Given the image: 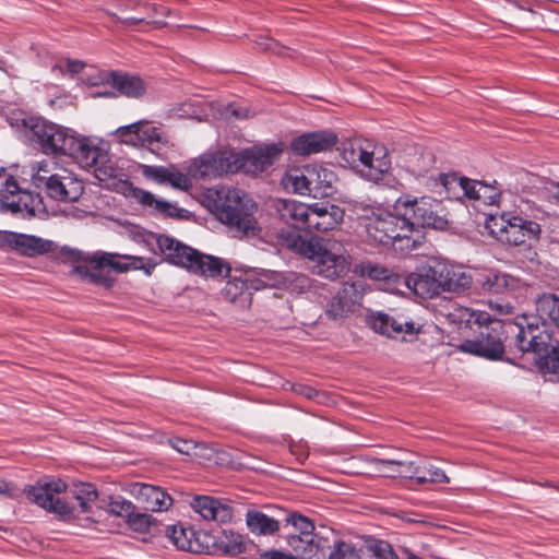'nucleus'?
<instances>
[{
  "mask_svg": "<svg viewBox=\"0 0 559 559\" xmlns=\"http://www.w3.org/2000/svg\"><path fill=\"white\" fill-rule=\"evenodd\" d=\"M267 209L273 234L282 245L308 258L314 274L334 281L349 271L350 255L342 242L320 237L302 239L300 230L306 229L309 205L292 199H273Z\"/></svg>",
  "mask_w": 559,
  "mask_h": 559,
  "instance_id": "f257e3e1",
  "label": "nucleus"
},
{
  "mask_svg": "<svg viewBox=\"0 0 559 559\" xmlns=\"http://www.w3.org/2000/svg\"><path fill=\"white\" fill-rule=\"evenodd\" d=\"M255 210V204L238 189L222 187L214 192L213 212L236 237L258 235Z\"/></svg>",
  "mask_w": 559,
  "mask_h": 559,
  "instance_id": "f03ea898",
  "label": "nucleus"
},
{
  "mask_svg": "<svg viewBox=\"0 0 559 559\" xmlns=\"http://www.w3.org/2000/svg\"><path fill=\"white\" fill-rule=\"evenodd\" d=\"M157 245L166 261L193 274L217 278L230 272V267L221 258L202 253L166 235L158 236Z\"/></svg>",
  "mask_w": 559,
  "mask_h": 559,
  "instance_id": "7ed1b4c3",
  "label": "nucleus"
},
{
  "mask_svg": "<svg viewBox=\"0 0 559 559\" xmlns=\"http://www.w3.org/2000/svg\"><path fill=\"white\" fill-rule=\"evenodd\" d=\"M157 245L166 261L193 274L217 278L230 272V267L221 258L202 253L166 235L158 236Z\"/></svg>",
  "mask_w": 559,
  "mask_h": 559,
  "instance_id": "20e7f679",
  "label": "nucleus"
},
{
  "mask_svg": "<svg viewBox=\"0 0 559 559\" xmlns=\"http://www.w3.org/2000/svg\"><path fill=\"white\" fill-rule=\"evenodd\" d=\"M523 319H531V317L521 314L516 316L514 320L492 321L481 328L476 338L464 341L460 345V349L490 360L500 359L504 353L503 342L508 334L514 335V345L518 348V334Z\"/></svg>",
  "mask_w": 559,
  "mask_h": 559,
  "instance_id": "39448f33",
  "label": "nucleus"
},
{
  "mask_svg": "<svg viewBox=\"0 0 559 559\" xmlns=\"http://www.w3.org/2000/svg\"><path fill=\"white\" fill-rule=\"evenodd\" d=\"M518 334V349L534 354L540 369L559 373V342L534 317L523 319Z\"/></svg>",
  "mask_w": 559,
  "mask_h": 559,
  "instance_id": "423d86ee",
  "label": "nucleus"
},
{
  "mask_svg": "<svg viewBox=\"0 0 559 559\" xmlns=\"http://www.w3.org/2000/svg\"><path fill=\"white\" fill-rule=\"evenodd\" d=\"M120 258L132 260V266L145 270L146 274H151L152 270L156 266V263L151 259L144 264L143 258L102 252L85 258L84 260L88 262V265H78L73 269V273L87 283L108 288L112 286L115 281L111 270L126 272L130 267L129 264L120 263L118 261Z\"/></svg>",
  "mask_w": 559,
  "mask_h": 559,
  "instance_id": "0eeeda50",
  "label": "nucleus"
},
{
  "mask_svg": "<svg viewBox=\"0 0 559 559\" xmlns=\"http://www.w3.org/2000/svg\"><path fill=\"white\" fill-rule=\"evenodd\" d=\"M369 238L381 245H392L399 250L415 249L420 240L411 235L408 216L405 211L393 214L381 207L372 221L365 223Z\"/></svg>",
  "mask_w": 559,
  "mask_h": 559,
  "instance_id": "6e6552de",
  "label": "nucleus"
},
{
  "mask_svg": "<svg viewBox=\"0 0 559 559\" xmlns=\"http://www.w3.org/2000/svg\"><path fill=\"white\" fill-rule=\"evenodd\" d=\"M22 127L29 142L45 155H66L71 150L74 131L43 117L28 116Z\"/></svg>",
  "mask_w": 559,
  "mask_h": 559,
  "instance_id": "1a4fd4ad",
  "label": "nucleus"
},
{
  "mask_svg": "<svg viewBox=\"0 0 559 559\" xmlns=\"http://www.w3.org/2000/svg\"><path fill=\"white\" fill-rule=\"evenodd\" d=\"M486 228L498 241L511 246H521L532 240H538L542 231L539 224L520 216H490Z\"/></svg>",
  "mask_w": 559,
  "mask_h": 559,
  "instance_id": "9d476101",
  "label": "nucleus"
},
{
  "mask_svg": "<svg viewBox=\"0 0 559 559\" xmlns=\"http://www.w3.org/2000/svg\"><path fill=\"white\" fill-rule=\"evenodd\" d=\"M67 485L60 479L39 480L35 485L24 488L28 500L40 508L52 512L62 520H70L76 515V507L59 497L66 491Z\"/></svg>",
  "mask_w": 559,
  "mask_h": 559,
  "instance_id": "9b49d317",
  "label": "nucleus"
},
{
  "mask_svg": "<svg viewBox=\"0 0 559 559\" xmlns=\"http://www.w3.org/2000/svg\"><path fill=\"white\" fill-rule=\"evenodd\" d=\"M404 207L405 215L408 216L411 235L419 240V230L417 228L444 229L448 226V219L443 214L441 204L430 198L407 201L397 205V210Z\"/></svg>",
  "mask_w": 559,
  "mask_h": 559,
  "instance_id": "f8f14e48",
  "label": "nucleus"
},
{
  "mask_svg": "<svg viewBox=\"0 0 559 559\" xmlns=\"http://www.w3.org/2000/svg\"><path fill=\"white\" fill-rule=\"evenodd\" d=\"M356 163L352 168L356 169L368 180L378 181L389 171L391 160L382 146H376L372 142L364 140Z\"/></svg>",
  "mask_w": 559,
  "mask_h": 559,
  "instance_id": "ddd939ff",
  "label": "nucleus"
},
{
  "mask_svg": "<svg viewBox=\"0 0 559 559\" xmlns=\"http://www.w3.org/2000/svg\"><path fill=\"white\" fill-rule=\"evenodd\" d=\"M370 462L374 465L400 466L403 469L399 471L397 474L412 479L416 485L450 483L444 471L432 464L416 465L412 461L378 457L370 459Z\"/></svg>",
  "mask_w": 559,
  "mask_h": 559,
  "instance_id": "4468645a",
  "label": "nucleus"
},
{
  "mask_svg": "<svg viewBox=\"0 0 559 559\" xmlns=\"http://www.w3.org/2000/svg\"><path fill=\"white\" fill-rule=\"evenodd\" d=\"M34 197L32 193L20 189L17 182L8 178L0 190V212L10 213L20 217L35 215Z\"/></svg>",
  "mask_w": 559,
  "mask_h": 559,
  "instance_id": "2eb2a0df",
  "label": "nucleus"
},
{
  "mask_svg": "<svg viewBox=\"0 0 559 559\" xmlns=\"http://www.w3.org/2000/svg\"><path fill=\"white\" fill-rule=\"evenodd\" d=\"M281 153L282 148L276 144L253 146L237 152L238 171L258 175L271 167L280 157Z\"/></svg>",
  "mask_w": 559,
  "mask_h": 559,
  "instance_id": "dca6fc26",
  "label": "nucleus"
},
{
  "mask_svg": "<svg viewBox=\"0 0 559 559\" xmlns=\"http://www.w3.org/2000/svg\"><path fill=\"white\" fill-rule=\"evenodd\" d=\"M114 136L120 143L132 146H144L152 152L159 150V144L165 143L162 132L144 121L119 127L114 132Z\"/></svg>",
  "mask_w": 559,
  "mask_h": 559,
  "instance_id": "f3484780",
  "label": "nucleus"
},
{
  "mask_svg": "<svg viewBox=\"0 0 559 559\" xmlns=\"http://www.w3.org/2000/svg\"><path fill=\"white\" fill-rule=\"evenodd\" d=\"M40 190L52 200L74 202L82 195L84 187L72 171L59 168L55 176L47 178V183Z\"/></svg>",
  "mask_w": 559,
  "mask_h": 559,
  "instance_id": "a211bd4d",
  "label": "nucleus"
},
{
  "mask_svg": "<svg viewBox=\"0 0 559 559\" xmlns=\"http://www.w3.org/2000/svg\"><path fill=\"white\" fill-rule=\"evenodd\" d=\"M286 526L294 528V532L287 535V539H300V542L302 540L301 546L305 548V551L312 555L313 558H324V554L320 551H322V545L326 538L314 533V524L309 518L292 513L286 518Z\"/></svg>",
  "mask_w": 559,
  "mask_h": 559,
  "instance_id": "6ab92c4d",
  "label": "nucleus"
},
{
  "mask_svg": "<svg viewBox=\"0 0 559 559\" xmlns=\"http://www.w3.org/2000/svg\"><path fill=\"white\" fill-rule=\"evenodd\" d=\"M0 243L26 257L49 253L56 249V245L51 240L14 231L1 233Z\"/></svg>",
  "mask_w": 559,
  "mask_h": 559,
  "instance_id": "aec40b11",
  "label": "nucleus"
},
{
  "mask_svg": "<svg viewBox=\"0 0 559 559\" xmlns=\"http://www.w3.org/2000/svg\"><path fill=\"white\" fill-rule=\"evenodd\" d=\"M439 280L442 283V292L455 295L471 294L475 289L472 271L462 265L439 263Z\"/></svg>",
  "mask_w": 559,
  "mask_h": 559,
  "instance_id": "412c9836",
  "label": "nucleus"
},
{
  "mask_svg": "<svg viewBox=\"0 0 559 559\" xmlns=\"http://www.w3.org/2000/svg\"><path fill=\"white\" fill-rule=\"evenodd\" d=\"M344 215L345 210L335 204L314 203L309 205L306 230L321 233L332 230L343 222Z\"/></svg>",
  "mask_w": 559,
  "mask_h": 559,
  "instance_id": "4be33fe9",
  "label": "nucleus"
},
{
  "mask_svg": "<svg viewBox=\"0 0 559 559\" xmlns=\"http://www.w3.org/2000/svg\"><path fill=\"white\" fill-rule=\"evenodd\" d=\"M337 143V135L333 131L321 130L306 132L293 140L292 150L302 156H309L331 150Z\"/></svg>",
  "mask_w": 559,
  "mask_h": 559,
  "instance_id": "5701e85b",
  "label": "nucleus"
},
{
  "mask_svg": "<svg viewBox=\"0 0 559 559\" xmlns=\"http://www.w3.org/2000/svg\"><path fill=\"white\" fill-rule=\"evenodd\" d=\"M198 174L201 177H217L238 171L237 152L218 151L202 156L198 163Z\"/></svg>",
  "mask_w": 559,
  "mask_h": 559,
  "instance_id": "b1692460",
  "label": "nucleus"
},
{
  "mask_svg": "<svg viewBox=\"0 0 559 559\" xmlns=\"http://www.w3.org/2000/svg\"><path fill=\"white\" fill-rule=\"evenodd\" d=\"M249 281L252 290L282 287L286 285V282L295 283L296 287L300 289L309 286V278L304 274L289 273L285 276L283 273L263 269L254 274H249Z\"/></svg>",
  "mask_w": 559,
  "mask_h": 559,
  "instance_id": "393cba45",
  "label": "nucleus"
},
{
  "mask_svg": "<svg viewBox=\"0 0 559 559\" xmlns=\"http://www.w3.org/2000/svg\"><path fill=\"white\" fill-rule=\"evenodd\" d=\"M439 263L424 269L420 273H413L406 278V285L416 295L423 298H432L442 292V283L439 280Z\"/></svg>",
  "mask_w": 559,
  "mask_h": 559,
  "instance_id": "a878e982",
  "label": "nucleus"
},
{
  "mask_svg": "<svg viewBox=\"0 0 559 559\" xmlns=\"http://www.w3.org/2000/svg\"><path fill=\"white\" fill-rule=\"evenodd\" d=\"M72 140L71 150L67 151L64 156L73 158L82 168L92 169L99 158H105V150L95 145L90 139L74 131Z\"/></svg>",
  "mask_w": 559,
  "mask_h": 559,
  "instance_id": "bb28decb",
  "label": "nucleus"
},
{
  "mask_svg": "<svg viewBox=\"0 0 559 559\" xmlns=\"http://www.w3.org/2000/svg\"><path fill=\"white\" fill-rule=\"evenodd\" d=\"M129 195L141 205L153 209L157 213L167 217L185 218L188 213L187 210L179 207L176 203H170L168 201L157 199L150 191L138 187L131 186L129 188Z\"/></svg>",
  "mask_w": 559,
  "mask_h": 559,
  "instance_id": "cd10ccee",
  "label": "nucleus"
},
{
  "mask_svg": "<svg viewBox=\"0 0 559 559\" xmlns=\"http://www.w3.org/2000/svg\"><path fill=\"white\" fill-rule=\"evenodd\" d=\"M142 174L148 179L158 183H169L171 187L188 191L192 187L191 179L187 174L181 173L176 166H142Z\"/></svg>",
  "mask_w": 559,
  "mask_h": 559,
  "instance_id": "c85d7f7f",
  "label": "nucleus"
},
{
  "mask_svg": "<svg viewBox=\"0 0 559 559\" xmlns=\"http://www.w3.org/2000/svg\"><path fill=\"white\" fill-rule=\"evenodd\" d=\"M136 499L146 511L160 512L166 511L173 504V498L160 487L138 484L134 486Z\"/></svg>",
  "mask_w": 559,
  "mask_h": 559,
  "instance_id": "c756f323",
  "label": "nucleus"
},
{
  "mask_svg": "<svg viewBox=\"0 0 559 559\" xmlns=\"http://www.w3.org/2000/svg\"><path fill=\"white\" fill-rule=\"evenodd\" d=\"M368 324L374 332L388 337H395L402 333L413 334L415 332V325L413 322H401L382 312L370 314L368 317Z\"/></svg>",
  "mask_w": 559,
  "mask_h": 559,
  "instance_id": "7c9ffc66",
  "label": "nucleus"
},
{
  "mask_svg": "<svg viewBox=\"0 0 559 559\" xmlns=\"http://www.w3.org/2000/svg\"><path fill=\"white\" fill-rule=\"evenodd\" d=\"M191 507L205 520L226 522L231 519L230 508L209 496L194 497Z\"/></svg>",
  "mask_w": 559,
  "mask_h": 559,
  "instance_id": "2f4dec72",
  "label": "nucleus"
},
{
  "mask_svg": "<svg viewBox=\"0 0 559 559\" xmlns=\"http://www.w3.org/2000/svg\"><path fill=\"white\" fill-rule=\"evenodd\" d=\"M106 80L127 97L139 98L146 92L144 81L135 75L112 71L106 74Z\"/></svg>",
  "mask_w": 559,
  "mask_h": 559,
  "instance_id": "473e14b6",
  "label": "nucleus"
},
{
  "mask_svg": "<svg viewBox=\"0 0 559 559\" xmlns=\"http://www.w3.org/2000/svg\"><path fill=\"white\" fill-rule=\"evenodd\" d=\"M226 300L236 304L239 307H249L252 300V287L249 281V274L246 278L234 277L229 280L222 290Z\"/></svg>",
  "mask_w": 559,
  "mask_h": 559,
  "instance_id": "72a5a7b5",
  "label": "nucleus"
},
{
  "mask_svg": "<svg viewBox=\"0 0 559 559\" xmlns=\"http://www.w3.org/2000/svg\"><path fill=\"white\" fill-rule=\"evenodd\" d=\"M322 548L323 559H368L367 544L357 547L353 543L340 540L332 546L326 538Z\"/></svg>",
  "mask_w": 559,
  "mask_h": 559,
  "instance_id": "f704fd0d",
  "label": "nucleus"
},
{
  "mask_svg": "<svg viewBox=\"0 0 559 559\" xmlns=\"http://www.w3.org/2000/svg\"><path fill=\"white\" fill-rule=\"evenodd\" d=\"M516 285L518 280L513 276L498 271H489L481 278H476L475 289L479 286L486 293L502 294L514 289Z\"/></svg>",
  "mask_w": 559,
  "mask_h": 559,
  "instance_id": "c9c22d12",
  "label": "nucleus"
},
{
  "mask_svg": "<svg viewBox=\"0 0 559 559\" xmlns=\"http://www.w3.org/2000/svg\"><path fill=\"white\" fill-rule=\"evenodd\" d=\"M342 203L344 205L342 210H345V213H348L350 217L364 221V224L372 221L382 207L379 202L372 201L369 198L346 199Z\"/></svg>",
  "mask_w": 559,
  "mask_h": 559,
  "instance_id": "e433bc0d",
  "label": "nucleus"
},
{
  "mask_svg": "<svg viewBox=\"0 0 559 559\" xmlns=\"http://www.w3.org/2000/svg\"><path fill=\"white\" fill-rule=\"evenodd\" d=\"M166 536L178 549L191 552L200 551L199 538L190 527H185L181 524L167 526Z\"/></svg>",
  "mask_w": 559,
  "mask_h": 559,
  "instance_id": "4c0bfd02",
  "label": "nucleus"
},
{
  "mask_svg": "<svg viewBox=\"0 0 559 559\" xmlns=\"http://www.w3.org/2000/svg\"><path fill=\"white\" fill-rule=\"evenodd\" d=\"M213 547L224 555L236 556L245 551L242 535L233 531H221L213 536Z\"/></svg>",
  "mask_w": 559,
  "mask_h": 559,
  "instance_id": "58836bf2",
  "label": "nucleus"
},
{
  "mask_svg": "<svg viewBox=\"0 0 559 559\" xmlns=\"http://www.w3.org/2000/svg\"><path fill=\"white\" fill-rule=\"evenodd\" d=\"M246 522L250 532L259 535H272L280 530L278 521L257 510L247 512Z\"/></svg>",
  "mask_w": 559,
  "mask_h": 559,
  "instance_id": "ea45409f",
  "label": "nucleus"
},
{
  "mask_svg": "<svg viewBox=\"0 0 559 559\" xmlns=\"http://www.w3.org/2000/svg\"><path fill=\"white\" fill-rule=\"evenodd\" d=\"M71 497L78 502V507L81 513H90L92 511V504L98 498V491L93 484L79 483L74 484L70 490Z\"/></svg>",
  "mask_w": 559,
  "mask_h": 559,
  "instance_id": "a19ab883",
  "label": "nucleus"
},
{
  "mask_svg": "<svg viewBox=\"0 0 559 559\" xmlns=\"http://www.w3.org/2000/svg\"><path fill=\"white\" fill-rule=\"evenodd\" d=\"M435 181L436 187L439 186L442 189L439 191V193H442L443 191L450 199H462V188L465 181V177H461L456 173H440L438 174Z\"/></svg>",
  "mask_w": 559,
  "mask_h": 559,
  "instance_id": "79ce46f5",
  "label": "nucleus"
},
{
  "mask_svg": "<svg viewBox=\"0 0 559 559\" xmlns=\"http://www.w3.org/2000/svg\"><path fill=\"white\" fill-rule=\"evenodd\" d=\"M310 193L314 198L318 195H329L332 193L334 174L325 168H311L310 169Z\"/></svg>",
  "mask_w": 559,
  "mask_h": 559,
  "instance_id": "37998d69",
  "label": "nucleus"
},
{
  "mask_svg": "<svg viewBox=\"0 0 559 559\" xmlns=\"http://www.w3.org/2000/svg\"><path fill=\"white\" fill-rule=\"evenodd\" d=\"M310 169L307 168L305 170L300 169H292L284 177V185L286 188H290L295 193L299 194H309L310 193Z\"/></svg>",
  "mask_w": 559,
  "mask_h": 559,
  "instance_id": "c03bdc74",
  "label": "nucleus"
},
{
  "mask_svg": "<svg viewBox=\"0 0 559 559\" xmlns=\"http://www.w3.org/2000/svg\"><path fill=\"white\" fill-rule=\"evenodd\" d=\"M558 305H559V296L554 294H544L539 296L536 300V311L538 313V317L536 319L538 320V324H540V320H549L550 322L555 323L558 312ZM535 318V316H533Z\"/></svg>",
  "mask_w": 559,
  "mask_h": 559,
  "instance_id": "a18cd8bd",
  "label": "nucleus"
},
{
  "mask_svg": "<svg viewBox=\"0 0 559 559\" xmlns=\"http://www.w3.org/2000/svg\"><path fill=\"white\" fill-rule=\"evenodd\" d=\"M287 544L294 551V555L282 550H267L260 554V559H319L305 551V548L301 546L302 540L300 542V539H287Z\"/></svg>",
  "mask_w": 559,
  "mask_h": 559,
  "instance_id": "49530a36",
  "label": "nucleus"
},
{
  "mask_svg": "<svg viewBox=\"0 0 559 559\" xmlns=\"http://www.w3.org/2000/svg\"><path fill=\"white\" fill-rule=\"evenodd\" d=\"M364 284L361 282H345L342 288L338 290L343 299H345V306H348L354 312L364 297Z\"/></svg>",
  "mask_w": 559,
  "mask_h": 559,
  "instance_id": "de8ad7c7",
  "label": "nucleus"
},
{
  "mask_svg": "<svg viewBox=\"0 0 559 559\" xmlns=\"http://www.w3.org/2000/svg\"><path fill=\"white\" fill-rule=\"evenodd\" d=\"M60 167L56 162L40 160L33 166V183L41 189L47 183L49 176H55Z\"/></svg>",
  "mask_w": 559,
  "mask_h": 559,
  "instance_id": "09e8293b",
  "label": "nucleus"
},
{
  "mask_svg": "<svg viewBox=\"0 0 559 559\" xmlns=\"http://www.w3.org/2000/svg\"><path fill=\"white\" fill-rule=\"evenodd\" d=\"M368 559H399L392 546L384 540L367 543Z\"/></svg>",
  "mask_w": 559,
  "mask_h": 559,
  "instance_id": "8fccbe9b",
  "label": "nucleus"
},
{
  "mask_svg": "<svg viewBox=\"0 0 559 559\" xmlns=\"http://www.w3.org/2000/svg\"><path fill=\"white\" fill-rule=\"evenodd\" d=\"M92 169L99 180L117 178L119 175V168L116 165V162H114L109 157L106 151L105 158H99V160H97V164L93 166Z\"/></svg>",
  "mask_w": 559,
  "mask_h": 559,
  "instance_id": "3c124183",
  "label": "nucleus"
},
{
  "mask_svg": "<svg viewBox=\"0 0 559 559\" xmlns=\"http://www.w3.org/2000/svg\"><path fill=\"white\" fill-rule=\"evenodd\" d=\"M106 506L109 513L126 519L135 510L134 504L121 496L109 497V501Z\"/></svg>",
  "mask_w": 559,
  "mask_h": 559,
  "instance_id": "603ef678",
  "label": "nucleus"
},
{
  "mask_svg": "<svg viewBox=\"0 0 559 559\" xmlns=\"http://www.w3.org/2000/svg\"><path fill=\"white\" fill-rule=\"evenodd\" d=\"M352 312L350 308L345 306V299H343L338 292L326 304L325 313L331 319H341L347 317Z\"/></svg>",
  "mask_w": 559,
  "mask_h": 559,
  "instance_id": "864d4df0",
  "label": "nucleus"
},
{
  "mask_svg": "<svg viewBox=\"0 0 559 559\" xmlns=\"http://www.w3.org/2000/svg\"><path fill=\"white\" fill-rule=\"evenodd\" d=\"M154 519L152 515L146 513L135 512L134 510L127 518L129 527L138 533H147Z\"/></svg>",
  "mask_w": 559,
  "mask_h": 559,
  "instance_id": "5fc2aeb1",
  "label": "nucleus"
},
{
  "mask_svg": "<svg viewBox=\"0 0 559 559\" xmlns=\"http://www.w3.org/2000/svg\"><path fill=\"white\" fill-rule=\"evenodd\" d=\"M359 272L364 276H368L376 281H385L391 276V271L380 264L371 262H362L359 265Z\"/></svg>",
  "mask_w": 559,
  "mask_h": 559,
  "instance_id": "6e6d98bb",
  "label": "nucleus"
},
{
  "mask_svg": "<svg viewBox=\"0 0 559 559\" xmlns=\"http://www.w3.org/2000/svg\"><path fill=\"white\" fill-rule=\"evenodd\" d=\"M498 182L495 180L493 185H487L480 181L479 194H477L478 201L484 204L493 205L498 204L501 195L500 188L497 187Z\"/></svg>",
  "mask_w": 559,
  "mask_h": 559,
  "instance_id": "4d7b16f0",
  "label": "nucleus"
},
{
  "mask_svg": "<svg viewBox=\"0 0 559 559\" xmlns=\"http://www.w3.org/2000/svg\"><path fill=\"white\" fill-rule=\"evenodd\" d=\"M361 144H364V140L361 139H355L343 143L341 155L344 162H346L350 167L357 160V153L359 152Z\"/></svg>",
  "mask_w": 559,
  "mask_h": 559,
  "instance_id": "13d9d810",
  "label": "nucleus"
},
{
  "mask_svg": "<svg viewBox=\"0 0 559 559\" xmlns=\"http://www.w3.org/2000/svg\"><path fill=\"white\" fill-rule=\"evenodd\" d=\"M171 447L178 451L179 453L186 454V455H197V449L199 448V444L194 443L191 440H186L181 438H175L170 441Z\"/></svg>",
  "mask_w": 559,
  "mask_h": 559,
  "instance_id": "bf43d9fd",
  "label": "nucleus"
},
{
  "mask_svg": "<svg viewBox=\"0 0 559 559\" xmlns=\"http://www.w3.org/2000/svg\"><path fill=\"white\" fill-rule=\"evenodd\" d=\"M257 44L262 50L270 51L280 56H287L285 52L289 50V48H286L278 41L267 37H261L259 40H257Z\"/></svg>",
  "mask_w": 559,
  "mask_h": 559,
  "instance_id": "052dcab7",
  "label": "nucleus"
},
{
  "mask_svg": "<svg viewBox=\"0 0 559 559\" xmlns=\"http://www.w3.org/2000/svg\"><path fill=\"white\" fill-rule=\"evenodd\" d=\"M480 181L472 180L465 177V181L462 188V198H467L469 200L478 201L477 194H479Z\"/></svg>",
  "mask_w": 559,
  "mask_h": 559,
  "instance_id": "680f3d73",
  "label": "nucleus"
},
{
  "mask_svg": "<svg viewBox=\"0 0 559 559\" xmlns=\"http://www.w3.org/2000/svg\"><path fill=\"white\" fill-rule=\"evenodd\" d=\"M489 307L495 312L496 316H509L514 313V307L509 302L503 301H490Z\"/></svg>",
  "mask_w": 559,
  "mask_h": 559,
  "instance_id": "e2e57ef3",
  "label": "nucleus"
},
{
  "mask_svg": "<svg viewBox=\"0 0 559 559\" xmlns=\"http://www.w3.org/2000/svg\"><path fill=\"white\" fill-rule=\"evenodd\" d=\"M472 318H474V322L479 325L480 330L483 326L490 324L492 321L497 320V319H491L487 312L473 313Z\"/></svg>",
  "mask_w": 559,
  "mask_h": 559,
  "instance_id": "0e129e2a",
  "label": "nucleus"
},
{
  "mask_svg": "<svg viewBox=\"0 0 559 559\" xmlns=\"http://www.w3.org/2000/svg\"><path fill=\"white\" fill-rule=\"evenodd\" d=\"M0 495H4L10 498L16 497V488L12 483H8L5 480H0Z\"/></svg>",
  "mask_w": 559,
  "mask_h": 559,
  "instance_id": "69168bd1",
  "label": "nucleus"
},
{
  "mask_svg": "<svg viewBox=\"0 0 559 559\" xmlns=\"http://www.w3.org/2000/svg\"><path fill=\"white\" fill-rule=\"evenodd\" d=\"M83 68H84V63L82 61H79V60H70V59H68L67 62H66V69L71 74L80 73Z\"/></svg>",
  "mask_w": 559,
  "mask_h": 559,
  "instance_id": "338daca9",
  "label": "nucleus"
},
{
  "mask_svg": "<svg viewBox=\"0 0 559 559\" xmlns=\"http://www.w3.org/2000/svg\"><path fill=\"white\" fill-rule=\"evenodd\" d=\"M60 254L64 260H81V253L71 249L63 248Z\"/></svg>",
  "mask_w": 559,
  "mask_h": 559,
  "instance_id": "774afa93",
  "label": "nucleus"
}]
</instances>
